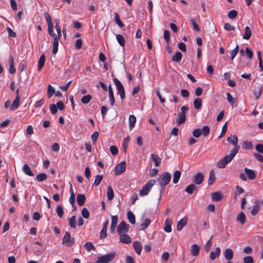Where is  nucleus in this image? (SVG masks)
<instances>
[{
  "instance_id": "f257e3e1",
  "label": "nucleus",
  "mask_w": 263,
  "mask_h": 263,
  "mask_svg": "<svg viewBox=\"0 0 263 263\" xmlns=\"http://www.w3.org/2000/svg\"><path fill=\"white\" fill-rule=\"evenodd\" d=\"M236 154V148L234 150H231L229 155H226L217 162V166L219 168H224L226 165L232 161Z\"/></svg>"
},
{
  "instance_id": "f03ea898",
  "label": "nucleus",
  "mask_w": 263,
  "mask_h": 263,
  "mask_svg": "<svg viewBox=\"0 0 263 263\" xmlns=\"http://www.w3.org/2000/svg\"><path fill=\"white\" fill-rule=\"evenodd\" d=\"M171 179V174L167 172H165L159 176L157 181L163 189L164 187L169 183Z\"/></svg>"
},
{
  "instance_id": "7ed1b4c3",
  "label": "nucleus",
  "mask_w": 263,
  "mask_h": 263,
  "mask_svg": "<svg viewBox=\"0 0 263 263\" xmlns=\"http://www.w3.org/2000/svg\"><path fill=\"white\" fill-rule=\"evenodd\" d=\"M116 253L111 252L110 253L100 256L97 258L96 263H109L115 257Z\"/></svg>"
},
{
  "instance_id": "20e7f679",
  "label": "nucleus",
  "mask_w": 263,
  "mask_h": 263,
  "mask_svg": "<svg viewBox=\"0 0 263 263\" xmlns=\"http://www.w3.org/2000/svg\"><path fill=\"white\" fill-rule=\"evenodd\" d=\"M189 110V108L186 106H183L181 108V112L179 113L176 122L178 125L183 123L186 120V112Z\"/></svg>"
},
{
  "instance_id": "39448f33",
  "label": "nucleus",
  "mask_w": 263,
  "mask_h": 263,
  "mask_svg": "<svg viewBox=\"0 0 263 263\" xmlns=\"http://www.w3.org/2000/svg\"><path fill=\"white\" fill-rule=\"evenodd\" d=\"M155 183L156 181L155 180H149L140 191V195L142 196L147 195Z\"/></svg>"
},
{
  "instance_id": "423d86ee",
  "label": "nucleus",
  "mask_w": 263,
  "mask_h": 263,
  "mask_svg": "<svg viewBox=\"0 0 263 263\" xmlns=\"http://www.w3.org/2000/svg\"><path fill=\"white\" fill-rule=\"evenodd\" d=\"M114 83L116 86V88L120 95V98L122 100H123L125 98V93L124 87L120 81L117 79H114Z\"/></svg>"
},
{
  "instance_id": "0eeeda50",
  "label": "nucleus",
  "mask_w": 263,
  "mask_h": 263,
  "mask_svg": "<svg viewBox=\"0 0 263 263\" xmlns=\"http://www.w3.org/2000/svg\"><path fill=\"white\" fill-rule=\"evenodd\" d=\"M74 243V238L71 239L70 234L68 232H66L64 237H63L62 243L70 247L72 246Z\"/></svg>"
},
{
  "instance_id": "6e6552de",
  "label": "nucleus",
  "mask_w": 263,
  "mask_h": 263,
  "mask_svg": "<svg viewBox=\"0 0 263 263\" xmlns=\"http://www.w3.org/2000/svg\"><path fill=\"white\" fill-rule=\"evenodd\" d=\"M129 225L126 224L125 222L122 221L117 226V231L120 234L126 233L128 231Z\"/></svg>"
},
{
  "instance_id": "1a4fd4ad",
  "label": "nucleus",
  "mask_w": 263,
  "mask_h": 263,
  "mask_svg": "<svg viewBox=\"0 0 263 263\" xmlns=\"http://www.w3.org/2000/svg\"><path fill=\"white\" fill-rule=\"evenodd\" d=\"M126 169V163L122 161L119 163L115 167L114 173L116 175H119L124 173Z\"/></svg>"
},
{
  "instance_id": "9d476101",
  "label": "nucleus",
  "mask_w": 263,
  "mask_h": 263,
  "mask_svg": "<svg viewBox=\"0 0 263 263\" xmlns=\"http://www.w3.org/2000/svg\"><path fill=\"white\" fill-rule=\"evenodd\" d=\"M44 16L48 25V33L49 34H51L52 33V29H53V25L52 22L51 17L49 14L47 12L45 13Z\"/></svg>"
},
{
  "instance_id": "9b49d317",
  "label": "nucleus",
  "mask_w": 263,
  "mask_h": 263,
  "mask_svg": "<svg viewBox=\"0 0 263 263\" xmlns=\"http://www.w3.org/2000/svg\"><path fill=\"white\" fill-rule=\"evenodd\" d=\"M227 141L231 142L234 146V147L232 150H234L235 148H236L237 153L240 146L237 145L238 138L237 136L235 135H233L232 136L228 137Z\"/></svg>"
},
{
  "instance_id": "f8f14e48",
  "label": "nucleus",
  "mask_w": 263,
  "mask_h": 263,
  "mask_svg": "<svg viewBox=\"0 0 263 263\" xmlns=\"http://www.w3.org/2000/svg\"><path fill=\"white\" fill-rule=\"evenodd\" d=\"M204 180V175L201 172H199L196 174L193 179V182L197 184H201Z\"/></svg>"
},
{
  "instance_id": "ddd939ff",
  "label": "nucleus",
  "mask_w": 263,
  "mask_h": 263,
  "mask_svg": "<svg viewBox=\"0 0 263 263\" xmlns=\"http://www.w3.org/2000/svg\"><path fill=\"white\" fill-rule=\"evenodd\" d=\"M55 29L57 32V34H55L53 32V29H52V33L51 34H49L51 36L53 37L54 39H57V40H60L61 36V30L60 27L59 25V23L56 21V24L55 26Z\"/></svg>"
},
{
  "instance_id": "4468645a",
  "label": "nucleus",
  "mask_w": 263,
  "mask_h": 263,
  "mask_svg": "<svg viewBox=\"0 0 263 263\" xmlns=\"http://www.w3.org/2000/svg\"><path fill=\"white\" fill-rule=\"evenodd\" d=\"M188 219L187 217H183L180 220L177 224V230L178 231H180L182 230L183 227L185 226L187 223Z\"/></svg>"
},
{
  "instance_id": "2eb2a0df",
  "label": "nucleus",
  "mask_w": 263,
  "mask_h": 263,
  "mask_svg": "<svg viewBox=\"0 0 263 263\" xmlns=\"http://www.w3.org/2000/svg\"><path fill=\"white\" fill-rule=\"evenodd\" d=\"M120 241L125 244H128L131 242L132 239L129 235L126 234V233L120 234Z\"/></svg>"
},
{
  "instance_id": "dca6fc26",
  "label": "nucleus",
  "mask_w": 263,
  "mask_h": 263,
  "mask_svg": "<svg viewBox=\"0 0 263 263\" xmlns=\"http://www.w3.org/2000/svg\"><path fill=\"white\" fill-rule=\"evenodd\" d=\"M262 92V86L258 84L255 86L253 90V93L256 97V99H258Z\"/></svg>"
},
{
  "instance_id": "f3484780",
  "label": "nucleus",
  "mask_w": 263,
  "mask_h": 263,
  "mask_svg": "<svg viewBox=\"0 0 263 263\" xmlns=\"http://www.w3.org/2000/svg\"><path fill=\"white\" fill-rule=\"evenodd\" d=\"M223 198L222 194L219 192H215L212 194L211 199L213 201H219Z\"/></svg>"
},
{
  "instance_id": "a211bd4d",
  "label": "nucleus",
  "mask_w": 263,
  "mask_h": 263,
  "mask_svg": "<svg viewBox=\"0 0 263 263\" xmlns=\"http://www.w3.org/2000/svg\"><path fill=\"white\" fill-rule=\"evenodd\" d=\"M133 246L136 252L138 255H140L142 249V246L141 243L140 241H136L133 242Z\"/></svg>"
},
{
  "instance_id": "6ab92c4d",
  "label": "nucleus",
  "mask_w": 263,
  "mask_h": 263,
  "mask_svg": "<svg viewBox=\"0 0 263 263\" xmlns=\"http://www.w3.org/2000/svg\"><path fill=\"white\" fill-rule=\"evenodd\" d=\"M108 93H109V98L110 102V105L111 106H113L115 103V98L114 96V92L112 90V88L111 87V85L110 84L108 86Z\"/></svg>"
},
{
  "instance_id": "aec40b11",
  "label": "nucleus",
  "mask_w": 263,
  "mask_h": 263,
  "mask_svg": "<svg viewBox=\"0 0 263 263\" xmlns=\"http://www.w3.org/2000/svg\"><path fill=\"white\" fill-rule=\"evenodd\" d=\"M20 98L19 96H16L15 100L13 101L12 104L10 107L11 110H16L19 106Z\"/></svg>"
},
{
  "instance_id": "412c9836",
  "label": "nucleus",
  "mask_w": 263,
  "mask_h": 263,
  "mask_svg": "<svg viewBox=\"0 0 263 263\" xmlns=\"http://www.w3.org/2000/svg\"><path fill=\"white\" fill-rule=\"evenodd\" d=\"M86 197L84 194H78L77 197V201L79 206H82L85 201Z\"/></svg>"
},
{
  "instance_id": "4be33fe9",
  "label": "nucleus",
  "mask_w": 263,
  "mask_h": 263,
  "mask_svg": "<svg viewBox=\"0 0 263 263\" xmlns=\"http://www.w3.org/2000/svg\"><path fill=\"white\" fill-rule=\"evenodd\" d=\"M172 221L168 219H166L164 225V230L167 233L171 232L172 231Z\"/></svg>"
},
{
  "instance_id": "5701e85b",
  "label": "nucleus",
  "mask_w": 263,
  "mask_h": 263,
  "mask_svg": "<svg viewBox=\"0 0 263 263\" xmlns=\"http://www.w3.org/2000/svg\"><path fill=\"white\" fill-rule=\"evenodd\" d=\"M9 62V72L11 74H14L16 70L14 67V59L12 56H10Z\"/></svg>"
},
{
  "instance_id": "b1692460",
  "label": "nucleus",
  "mask_w": 263,
  "mask_h": 263,
  "mask_svg": "<svg viewBox=\"0 0 263 263\" xmlns=\"http://www.w3.org/2000/svg\"><path fill=\"white\" fill-rule=\"evenodd\" d=\"M151 157L154 162L155 166H158L160 165L161 162V159L157 155L152 154L151 155Z\"/></svg>"
},
{
  "instance_id": "393cba45",
  "label": "nucleus",
  "mask_w": 263,
  "mask_h": 263,
  "mask_svg": "<svg viewBox=\"0 0 263 263\" xmlns=\"http://www.w3.org/2000/svg\"><path fill=\"white\" fill-rule=\"evenodd\" d=\"M245 172L249 179L253 180L255 178V173L254 171L245 168Z\"/></svg>"
},
{
  "instance_id": "a878e982",
  "label": "nucleus",
  "mask_w": 263,
  "mask_h": 263,
  "mask_svg": "<svg viewBox=\"0 0 263 263\" xmlns=\"http://www.w3.org/2000/svg\"><path fill=\"white\" fill-rule=\"evenodd\" d=\"M224 256L226 259L230 260L233 258V252L232 249H227L224 252Z\"/></svg>"
},
{
  "instance_id": "bb28decb",
  "label": "nucleus",
  "mask_w": 263,
  "mask_h": 263,
  "mask_svg": "<svg viewBox=\"0 0 263 263\" xmlns=\"http://www.w3.org/2000/svg\"><path fill=\"white\" fill-rule=\"evenodd\" d=\"M198 189V188L195 184H191L186 187L185 191L190 194H192L194 190L197 191Z\"/></svg>"
},
{
  "instance_id": "cd10ccee",
  "label": "nucleus",
  "mask_w": 263,
  "mask_h": 263,
  "mask_svg": "<svg viewBox=\"0 0 263 263\" xmlns=\"http://www.w3.org/2000/svg\"><path fill=\"white\" fill-rule=\"evenodd\" d=\"M220 254V249L217 247L215 251H212L210 253V258L212 260H214L216 257H218Z\"/></svg>"
},
{
  "instance_id": "c85d7f7f",
  "label": "nucleus",
  "mask_w": 263,
  "mask_h": 263,
  "mask_svg": "<svg viewBox=\"0 0 263 263\" xmlns=\"http://www.w3.org/2000/svg\"><path fill=\"white\" fill-rule=\"evenodd\" d=\"M215 172L213 170H212L209 174V178L208 179V184L209 185H212L213 184L215 181Z\"/></svg>"
},
{
  "instance_id": "c756f323",
  "label": "nucleus",
  "mask_w": 263,
  "mask_h": 263,
  "mask_svg": "<svg viewBox=\"0 0 263 263\" xmlns=\"http://www.w3.org/2000/svg\"><path fill=\"white\" fill-rule=\"evenodd\" d=\"M45 62V56L44 54L42 55L38 61V64H37V69L39 71L41 70V69L43 68V67L44 65Z\"/></svg>"
},
{
  "instance_id": "7c9ffc66",
  "label": "nucleus",
  "mask_w": 263,
  "mask_h": 263,
  "mask_svg": "<svg viewBox=\"0 0 263 263\" xmlns=\"http://www.w3.org/2000/svg\"><path fill=\"white\" fill-rule=\"evenodd\" d=\"M22 170L25 174H26L29 176H34L33 173L31 171L30 167L29 166V165L28 164H24Z\"/></svg>"
},
{
  "instance_id": "2f4dec72",
  "label": "nucleus",
  "mask_w": 263,
  "mask_h": 263,
  "mask_svg": "<svg viewBox=\"0 0 263 263\" xmlns=\"http://www.w3.org/2000/svg\"><path fill=\"white\" fill-rule=\"evenodd\" d=\"M236 219L241 224H243L246 222V217L244 213L241 212L240 213H239V214L237 216Z\"/></svg>"
},
{
  "instance_id": "473e14b6",
  "label": "nucleus",
  "mask_w": 263,
  "mask_h": 263,
  "mask_svg": "<svg viewBox=\"0 0 263 263\" xmlns=\"http://www.w3.org/2000/svg\"><path fill=\"white\" fill-rule=\"evenodd\" d=\"M200 250V247L196 244H194L191 247L192 254L196 256L198 255Z\"/></svg>"
},
{
  "instance_id": "72a5a7b5",
  "label": "nucleus",
  "mask_w": 263,
  "mask_h": 263,
  "mask_svg": "<svg viewBox=\"0 0 263 263\" xmlns=\"http://www.w3.org/2000/svg\"><path fill=\"white\" fill-rule=\"evenodd\" d=\"M107 197L109 200H111L114 197L113 190L111 186H108L107 188Z\"/></svg>"
},
{
  "instance_id": "f704fd0d",
  "label": "nucleus",
  "mask_w": 263,
  "mask_h": 263,
  "mask_svg": "<svg viewBox=\"0 0 263 263\" xmlns=\"http://www.w3.org/2000/svg\"><path fill=\"white\" fill-rule=\"evenodd\" d=\"M182 58V54L180 52H177L175 55L172 57V60L174 62H180Z\"/></svg>"
},
{
  "instance_id": "c9c22d12",
  "label": "nucleus",
  "mask_w": 263,
  "mask_h": 263,
  "mask_svg": "<svg viewBox=\"0 0 263 263\" xmlns=\"http://www.w3.org/2000/svg\"><path fill=\"white\" fill-rule=\"evenodd\" d=\"M181 176V172L179 171H176L173 174V182L174 184L178 182Z\"/></svg>"
},
{
  "instance_id": "e433bc0d",
  "label": "nucleus",
  "mask_w": 263,
  "mask_h": 263,
  "mask_svg": "<svg viewBox=\"0 0 263 263\" xmlns=\"http://www.w3.org/2000/svg\"><path fill=\"white\" fill-rule=\"evenodd\" d=\"M136 118L134 115H130L129 117V126L130 129H133L135 125Z\"/></svg>"
},
{
  "instance_id": "4c0bfd02",
  "label": "nucleus",
  "mask_w": 263,
  "mask_h": 263,
  "mask_svg": "<svg viewBox=\"0 0 263 263\" xmlns=\"http://www.w3.org/2000/svg\"><path fill=\"white\" fill-rule=\"evenodd\" d=\"M193 104L195 109H199L201 107L202 100L199 98H196L194 101Z\"/></svg>"
},
{
  "instance_id": "58836bf2",
  "label": "nucleus",
  "mask_w": 263,
  "mask_h": 263,
  "mask_svg": "<svg viewBox=\"0 0 263 263\" xmlns=\"http://www.w3.org/2000/svg\"><path fill=\"white\" fill-rule=\"evenodd\" d=\"M252 34V31L248 26L246 27L245 28V32L243 35V38L246 40H249Z\"/></svg>"
},
{
  "instance_id": "ea45409f",
  "label": "nucleus",
  "mask_w": 263,
  "mask_h": 263,
  "mask_svg": "<svg viewBox=\"0 0 263 263\" xmlns=\"http://www.w3.org/2000/svg\"><path fill=\"white\" fill-rule=\"evenodd\" d=\"M116 39L120 46H121L122 47H124L125 46V39H124V37L121 34H117L116 35Z\"/></svg>"
},
{
  "instance_id": "a19ab883",
  "label": "nucleus",
  "mask_w": 263,
  "mask_h": 263,
  "mask_svg": "<svg viewBox=\"0 0 263 263\" xmlns=\"http://www.w3.org/2000/svg\"><path fill=\"white\" fill-rule=\"evenodd\" d=\"M69 202L73 206L75 203V195L73 192L72 185H70V196L69 199Z\"/></svg>"
},
{
  "instance_id": "79ce46f5",
  "label": "nucleus",
  "mask_w": 263,
  "mask_h": 263,
  "mask_svg": "<svg viewBox=\"0 0 263 263\" xmlns=\"http://www.w3.org/2000/svg\"><path fill=\"white\" fill-rule=\"evenodd\" d=\"M59 42V40H57V39H53L52 53L54 54H55L58 52Z\"/></svg>"
},
{
  "instance_id": "37998d69",
  "label": "nucleus",
  "mask_w": 263,
  "mask_h": 263,
  "mask_svg": "<svg viewBox=\"0 0 263 263\" xmlns=\"http://www.w3.org/2000/svg\"><path fill=\"white\" fill-rule=\"evenodd\" d=\"M84 247L88 252H89L91 250H95V247L91 242H86L84 245Z\"/></svg>"
},
{
  "instance_id": "c03bdc74",
  "label": "nucleus",
  "mask_w": 263,
  "mask_h": 263,
  "mask_svg": "<svg viewBox=\"0 0 263 263\" xmlns=\"http://www.w3.org/2000/svg\"><path fill=\"white\" fill-rule=\"evenodd\" d=\"M47 175L45 173H43L38 174L36 176V180L38 182H41V181H43L46 180L47 179Z\"/></svg>"
},
{
  "instance_id": "a18cd8bd",
  "label": "nucleus",
  "mask_w": 263,
  "mask_h": 263,
  "mask_svg": "<svg viewBox=\"0 0 263 263\" xmlns=\"http://www.w3.org/2000/svg\"><path fill=\"white\" fill-rule=\"evenodd\" d=\"M226 96L228 101L229 102L230 104L232 106H233L235 103V99L232 96V95L229 92H227Z\"/></svg>"
},
{
  "instance_id": "49530a36",
  "label": "nucleus",
  "mask_w": 263,
  "mask_h": 263,
  "mask_svg": "<svg viewBox=\"0 0 263 263\" xmlns=\"http://www.w3.org/2000/svg\"><path fill=\"white\" fill-rule=\"evenodd\" d=\"M69 225L71 228L76 229V216H72L69 220Z\"/></svg>"
},
{
  "instance_id": "de8ad7c7",
  "label": "nucleus",
  "mask_w": 263,
  "mask_h": 263,
  "mask_svg": "<svg viewBox=\"0 0 263 263\" xmlns=\"http://www.w3.org/2000/svg\"><path fill=\"white\" fill-rule=\"evenodd\" d=\"M115 14V21L116 23L120 27H123L124 26L123 23L120 20V17L118 14L116 12L114 13Z\"/></svg>"
},
{
  "instance_id": "09e8293b",
  "label": "nucleus",
  "mask_w": 263,
  "mask_h": 263,
  "mask_svg": "<svg viewBox=\"0 0 263 263\" xmlns=\"http://www.w3.org/2000/svg\"><path fill=\"white\" fill-rule=\"evenodd\" d=\"M127 218H128L129 221L131 223H132V224L135 223V216L132 212L129 211L127 213Z\"/></svg>"
},
{
  "instance_id": "8fccbe9b",
  "label": "nucleus",
  "mask_w": 263,
  "mask_h": 263,
  "mask_svg": "<svg viewBox=\"0 0 263 263\" xmlns=\"http://www.w3.org/2000/svg\"><path fill=\"white\" fill-rule=\"evenodd\" d=\"M150 223L151 220L149 219H145L141 224V230H145L149 225Z\"/></svg>"
},
{
  "instance_id": "3c124183",
  "label": "nucleus",
  "mask_w": 263,
  "mask_h": 263,
  "mask_svg": "<svg viewBox=\"0 0 263 263\" xmlns=\"http://www.w3.org/2000/svg\"><path fill=\"white\" fill-rule=\"evenodd\" d=\"M55 93L54 89L50 85H49L47 89V96L48 98H50L51 96Z\"/></svg>"
},
{
  "instance_id": "603ef678",
  "label": "nucleus",
  "mask_w": 263,
  "mask_h": 263,
  "mask_svg": "<svg viewBox=\"0 0 263 263\" xmlns=\"http://www.w3.org/2000/svg\"><path fill=\"white\" fill-rule=\"evenodd\" d=\"M91 99V96L90 95H87L86 96H83L81 98V102L82 103L86 104L89 102V101Z\"/></svg>"
},
{
  "instance_id": "864d4df0",
  "label": "nucleus",
  "mask_w": 263,
  "mask_h": 263,
  "mask_svg": "<svg viewBox=\"0 0 263 263\" xmlns=\"http://www.w3.org/2000/svg\"><path fill=\"white\" fill-rule=\"evenodd\" d=\"M103 179V176L100 175H97L96 176L95 180L94 181V185L95 186H98L101 183V181Z\"/></svg>"
},
{
  "instance_id": "5fc2aeb1",
  "label": "nucleus",
  "mask_w": 263,
  "mask_h": 263,
  "mask_svg": "<svg viewBox=\"0 0 263 263\" xmlns=\"http://www.w3.org/2000/svg\"><path fill=\"white\" fill-rule=\"evenodd\" d=\"M237 12L235 10H232L229 12L228 16L230 19H234L237 16Z\"/></svg>"
},
{
  "instance_id": "6e6d98bb",
  "label": "nucleus",
  "mask_w": 263,
  "mask_h": 263,
  "mask_svg": "<svg viewBox=\"0 0 263 263\" xmlns=\"http://www.w3.org/2000/svg\"><path fill=\"white\" fill-rule=\"evenodd\" d=\"M242 147L246 149H250L253 148V145L250 142L245 141L243 142Z\"/></svg>"
},
{
  "instance_id": "4d7b16f0",
  "label": "nucleus",
  "mask_w": 263,
  "mask_h": 263,
  "mask_svg": "<svg viewBox=\"0 0 263 263\" xmlns=\"http://www.w3.org/2000/svg\"><path fill=\"white\" fill-rule=\"evenodd\" d=\"M56 212H57L58 215L60 217H62L63 216L64 212H63V210L62 206L61 205H59L57 206V209H56Z\"/></svg>"
},
{
  "instance_id": "13d9d810",
  "label": "nucleus",
  "mask_w": 263,
  "mask_h": 263,
  "mask_svg": "<svg viewBox=\"0 0 263 263\" xmlns=\"http://www.w3.org/2000/svg\"><path fill=\"white\" fill-rule=\"evenodd\" d=\"M212 237H211V238L206 242V243H205V251L206 252H208L211 247H212Z\"/></svg>"
},
{
  "instance_id": "bf43d9fd",
  "label": "nucleus",
  "mask_w": 263,
  "mask_h": 263,
  "mask_svg": "<svg viewBox=\"0 0 263 263\" xmlns=\"http://www.w3.org/2000/svg\"><path fill=\"white\" fill-rule=\"evenodd\" d=\"M201 135V129L200 128H196L193 132V135L195 138H199Z\"/></svg>"
},
{
  "instance_id": "052dcab7",
  "label": "nucleus",
  "mask_w": 263,
  "mask_h": 263,
  "mask_svg": "<svg viewBox=\"0 0 263 263\" xmlns=\"http://www.w3.org/2000/svg\"><path fill=\"white\" fill-rule=\"evenodd\" d=\"M164 38L167 43L168 44L170 40V33L168 30H165L164 31Z\"/></svg>"
},
{
  "instance_id": "680f3d73",
  "label": "nucleus",
  "mask_w": 263,
  "mask_h": 263,
  "mask_svg": "<svg viewBox=\"0 0 263 263\" xmlns=\"http://www.w3.org/2000/svg\"><path fill=\"white\" fill-rule=\"evenodd\" d=\"M210 133V128L208 126H204L201 129V134L204 136H206L209 134Z\"/></svg>"
},
{
  "instance_id": "e2e57ef3",
  "label": "nucleus",
  "mask_w": 263,
  "mask_h": 263,
  "mask_svg": "<svg viewBox=\"0 0 263 263\" xmlns=\"http://www.w3.org/2000/svg\"><path fill=\"white\" fill-rule=\"evenodd\" d=\"M81 214L84 218H88L89 217V212L85 208L82 209Z\"/></svg>"
},
{
  "instance_id": "0e129e2a",
  "label": "nucleus",
  "mask_w": 263,
  "mask_h": 263,
  "mask_svg": "<svg viewBox=\"0 0 263 263\" xmlns=\"http://www.w3.org/2000/svg\"><path fill=\"white\" fill-rule=\"evenodd\" d=\"M224 28L227 31H233L235 30L234 26L231 25L230 23H227L224 25Z\"/></svg>"
},
{
  "instance_id": "69168bd1",
  "label": "nucleus",
  "mask_w": 263,
  "mask_h": 263,
  "mask_svg": "<svg viewBox=\"0 0 263 263\" xmlns=\"http://www.w3.org/2000/svg\"><path fill=\"white\" fill-rule=\"evenodd\" d=\"M44 103V100L43 99H41V100L37 101L34 103V107L35 108L41 107Z\"/></svg>"
},
{
  "instance_id": "338daca9",
  "label": "nucleus",
  "mask_w": 263,
  "mask_h": 263,
  "mask_svg": "<svg viewBox=\"0 0 263 263\" xmlns=\"http://www.w3.org/2000/svg\"><path fill=\"white\" fill-rule=\"evenodd\" d=\"M243 263H254L253 259L250 256L245 257L243 258Z\"/></svg>"
},
{
  "instance_id": "774afa93",
  "label": "nucleus",
  "mask_w": 263,
  "mask_h": 263,
  "mask_svg": "<svg viewBox=\"0 0 263 263\" xmlns=\"http://www.w3.org/2000/svg\"><path fill=\"white\" fill-rule=\"evenodd\" d=\"M256 150L261 154H263V144H257L255 146Z\"/></svg>"
}]
</instances>
